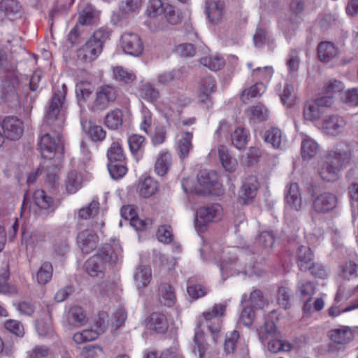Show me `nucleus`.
Returning a JSON list of instances; mask_svg holds the SVG:
<instances>
[{"label":"nucleus","mask_w":358,"mask_h":358,"mask_svg":"<svg viewBox=\"0 0 358 358\" xmlns=\"http://www.w3.org/2000/svg\"><path fill=\"white\" fill-rule=\"evenodd\" d=\"M66 93L67 87L64 83L60 86L57 84L53 87V95L47 107L44 122L54 132L52 134H45L42 136L38 143L40 152L45 159H52L57 151L63 149V141L59 130L65 121Z\"/></svg>","instance_id":"nucleus-1"},{"label":"nucleus","mask_w":358,"mask_h":358,"mask_svg":"<svg viewBox=\"0 0 358 358\" xmlns=\"http://www.w3.org/2000/svg\"><path fill=\"white\" fill-rule=\"evenodd\" d=\"M121 254L122 248L118 244H106L96 254L86 261L85 269L91 277L103 278L107 267L115 263Z\"/></svg>","instance_id":"nucleus-2"},{"label":"nucleus","mask_w":358,"mask_h":358,"mask_svg":"<svg viewBox=\"0 0 358 358\" xmlns=\"http://www.w3.org/2000/svg\"><path fill=\"white\" fill-rule=\"evenodd\" d=\"M350 152L343 149L335 148L329 151L319 162V175L323 180H336L339 171L350 162Z\"/></svg>","instance_id":"nucleus-3"},{"label":"nucleus","mask_w":358,"mask_h":358,"mask_svg":"<svg viewBox=\"0 0 358 358\" xmlns=\"http://www.w3.org/2000/svg\"><path fill=\"white\" fill-rule=\"evenodd\" d=\"M110 36L111 31L108 27H102L96 29L78 50V59L85 63L95 60L101 53L103 44L110 39Z\"/></svg>","instance_id":"nucleus-4"},{"label":"nucleus","mask_w":358,"mask_h":358,"mask_svg":"<svg viewBox=\"0 0 358 358\" xmlns=\"http://www.w3.org/2000/svg\"><path fill=\"white\" fill-rule=\"evenodd\" d=\"M117 96L118 91L115 86L108 84L101 85L96 88L94 99L89 103L88 108L93 112L103 111L114 103Z\"/></svg>","instance_id":"nucleus-5"},{"label":"nucleus","mask_w":358,"mask_h":358,"mask_svg":"<svg viewBox=\"0 0 358 358\" xmlns=\"http://www.w3.org/2000/svg\"><path fill=\"white\" fill-rule=\"evenodd\" d=\"M238 250L236 248H233L231 250L229 251L227 254L229 255L230 257H224L218 264L223 280H225L229 275L237 274L241 271L244 273L254 272L252 271L253 266L250 265L248 268L246 265L242 266V264L238 262L236 255V251Z\"/></svg>","instance_id":"nucleus-6"},{"label":"nucleus","mask_w":358,"mask_h":358,"mask_svg":"<svg viewBox=\"0 0 358 358\" xmlns=\"http://www.w3.org/2000/svg\"><path fill=\"white\" fill-rule=\"evenodd\" d=\"M331 105L332 99L329 96H322L315 100L308 101L303 107V117L308 121L316 120L323 113V108L330 107Z\"/></svg>","instance_id":"nucleus-7"},{"label":"nucleus","mask_w":358,"mask_h":358,"mask_svg":"<svg viewBox=\"0 0 358 358\" xmlns=\"http://www.w3.org/2000/svg\"><path fill=\"white\" fill-rule=\"evenodd\" d=\"M121 47L124 53L134 56H140L144 49L141 38L135 33H124L120 38Z\"/></svg>","instance_id":"nucleus-8"},{"label":"nucleus","mask_w":358,"mask_h":358,"mask_svg":"<svg viewBox=\"0 0 358 358\" xmlns=\"http://www.w3.org/2000/svg\"><path fill=\"white\" fill-rule=\"evenodd\" d=\"M312 208L316 213L325 214L334 210L337 204L336 196L329 192H323L312 196Z\"/></svg>","instance_id":"nucleus-9"},{"label":"nucleus","mask_w":358,"mask_h":358,"mask_svg":"<svg viewBox=\"0 0 358 358\" xmlns=\"http://www.w3.org/2000/svg\"><path fill=\"white\" fill-rule=\"evenodd\" d=\"M1 126L5 137L12 141L18 140L23 134V122L16 117H6Z\"/></svg>","instance_id":"nucleus-10"},{"label":"nucleus","mask_w":358,"mask_h":358,"mask_svg":"<svg viewBox=\"0 0 358 358\" xmlns=\"http://www.w3.org/2000/svg\"><path fill=\"white\" fill-rule=\"evenodd\" d=\"M222 208L218 203L201 207L196 211V220L200 224H207L221 220Z\"/></svg>","instance_id":"nucleus-11"},{"label":"nucleus","mask_w":358,"mask_h":358,"mask_svg":"<svg viewBox=\"0 0 358 358\" xmlns=\"http://www.w3.org/2000/svg\"><path fill=\"white\" fill-rule=\"evenodd\" d=\"M345 126L346 122L343 117L332 115L323 119L321 129L327 136H336L343 132Z\"/></svg>","instance_id":"nucleus-12"},{"label":"nucleus","mask_w":358,"mask_h":358,"mask_svg":"<svg viewBox=\"0 0 358 358\" xmlns=\"http://www.w3.org/2000/svg\"><path fill=\"white\" fill-rule=\"evenodd\" d=\"M286 204L292 209L299 211L303 208L302 196L296 182L287 185L285 190Z\"/></svg>","instance_id":"nucleus-13"},{"label":"nucleus","mask_w":358,"mask_h":358,"mask_svg":"<svg viewBox=\"0 0 358 358\" xmlns=\"http://www.w3.org/2000/svg\"><path fill=\"white\" fill-rule=\"evenodd\" d=\"M257 179L254 176H250L245 178L241 188V194L239 196V202L242 204L250 203L257 195L258 189Z\"/></svg>","instance_id":"nucleus-14"},{"label":"nucleus","mask_w":358,"mask_h":358,"mask_svg":"<svg viewBox=\"0 0 358 358\" xmlns=\"http://www.w3.org/2000/svg\"><path fill=\"white\" fill-rule=\"evenodd\" d=\"M99 238L97 235L90 230H84L77 236V243L82 252L89 254L97 247Z\"/></svg>","instance_id":"nucleus-15"},{"label":"nucleus","mask_w":358,"mask_h":358,"mask_svg":"<svg viewBox=\"0 0 358 358\" xmlns=\"http://www.w3.org/2000/svg\"><path fill=\"white\" fill-rule=\"evenodd\" d=\"M317 57L320 62L328 63L339 56V49L330 41L320 42L317 45Z\"/></svg>","instance_id":"nucleus-16"},{"label":"nucleus","mask_w":358,"mask_h":358,"mask_svg":"<svg viewBox=\"0 0 358 358\" xmlns=\"http://www.w3.org/2000/svg\"><path fill=\"white\" fill-rule=\"evenodd\" d=\"M216 90V84L215 80L211 77L203 78L199 85L198 97L203 103L208 106V103L212 105L210 95L215 92Z\"/></svg>","instance_id":"nucleus-17"},{"label":"nucleus","mask_w":358,"mask_h":358,"mask_svg":"<svg viewBox=\"0 0 358 358\" xmlns=\"http://www.w3.org/2000/svg\"><path fill=\"white\" fill-rule=\"evenodd\" d=\"M146 325L148 329L158 334L166 333L169 328L166 316L159 312H154L148 317Z\"/></svg>","instance_id":"nucleus-18"},{"label":"nucleus","mask_w":358,"mask_h":358,"mask_svg":"<svg viewBox=\"0 0 358 358\" xmlns=\"http://www.w3.org/2000/svg\"><path fill=\"white\" fill-rule=\"evenodd\" d=\"M224 3L221 1H215L208 0L206 2V11L208 18L213 24L219 23L224 13Z\"/></svg>","instance_id":"nucleus-19"},{"label":"nucleus","mask_w":358,"mask_h":358,"mask_svg":"<svg viewBox=\"0 0 358 358\" xmlns=\"http://www.w3.org/2000/svg\"><path fill=\"white\" fill-rule=\"evenodd\" d=\"M34 203L41 209L53 212L56 208V203L52 197L48 196L43 189H37L33 195Z\"/></svg>","instance_id":"nucleus-20"},{"label":"nucleus","mask_w":358,"mask_h":358,"mask_svg":"<svg viewBox=\"0 0 358 358\" xmlns=\"http://www.w3.org/2000/svg\"><path fill=\"white\" fill-rule=\"evenodd\" d=\"M313 255L311 250L301 245L297 250V264L302 271H307L313 266Z\"/></svg>","instance_id":"nucleus-21"},{"label":"nucleus","mask_w":358,"mask_h":358,"mask_svg":"<svg viewBox=\"0 0 358 358\" xmlns=\"http://www.w3.org/2000/svg\"><path fill=\"white\" fill-rule=\"evenodd\" d=\"M99 11L92 5L88 4L79 13L77 24L81 25L95 24L99 20Z\"/></svg>","instance_id":"nucleus-22"},{"label":"nucleus","mask_w":358,"mask_h":358,"mask_svg":"<svg viewBox=\"0 0 358 358\" xmlns=\"http://www.w3.org/2000/svg\"><path fill=\"white\" fill-rule=\"evenodd\" d=\"M46 240L47 235L43 231H35L30 234L22 232V243L25 245L27 250H33Z\"/></svg>","instance_id":"nucleus-23"},{"label":"nucleus","mask_w":358,"mask_h":358,"mask_svg":"<svg viewBox=\"0 0 358 358\" xmlns=\"http://www.w3.org/2000/svg\"><path fill=\"white\" fill-rule=\"evenodd\" d=\"M172 164V157L169 152L162 150L156 159L155 171L160 176H164L169 171Z\"/></svg>","instance_id":"nucleus-24"},{"label":"nucleus","mask_w":358,"mask_h":358,"mask_svg":"<svg viewBox=\"0 0 358 358\" xmlns=\"http://www.w3.org/2000/svg\"><path fill=\"white\" fill-rule=\"evenodd\" d=\"M22 6L17 0H2L0 2V13L13 20L21 13Z\"/></svg>","instance_id":"nucleus-25"},{"label":"nucleus","mask_w":358,"mask_h":358,"mask_svg":"<svg viewBox=\"0 0 358 358\" xmlns=\"http://www.w3.org/2000/svg\"><path fill=\"white\" fill-rule=\"evenodd\" d=\"M329 336L333 342L342 345L349 343L353 338L352 331L346 326L331 329L329 332Z\"/></svg>","instance_id":"nucleus-26"},{"label":"nucleus","mask_w":358,"mask_h":358,"mask_svg":"<svg viewBox=\"0 0 358 358\" xmlns=\"http://www.w3.org/2000/svg\"><path fill=\"white\" fill-rule=\"evenodd\" d=\"M193 134L192 132L184 131L178 136L177 141V150L180 157L188 156L189 151L192 149V143Z\"/></svg>","instance_id":"nucleus-27"},{"label":"nucleus","mask_w":358,"mask_h":358,"mask_svg":"<svg viewBox=\"0 0 358 358\" xmlns=\"http://www.w3.org/2000/svg\"><path fill=\"white\" fill-rule=\"evenodd\" d=\"M320 151L319 145L312 138L306 136L301 145V153L303 159H310Z\"/></svg>","instance_id":"nucleus-28"},{"label":"nucleus","mask_w":358,"mask_h":358,"mask_svg":"<svg viewBox=\"0 0 358 358\" xmlns=\"http://www.w3.org/2000/svg\"><path fill=\"white\" fill-rule=\"evenodd\" d=\"M123 123V112L119 108L110 110L105 116L104 124L110 129L116 130Z\"/></svg>","instance_id":"nucleus-29"},{"label":"nucleus","mask_w":358,"mask_h":358,"mask_svg":"<svg viewBox=\"0 0 358 358\" xmlns=\"http://www.w3.org/2000/svg\"><path fill=\"white\" fill-rule=\"evenodd\" d=\"M159 296L162 303L168 307L173 306L176 302L175 292L169 283H162L159 287Z\"/></svg>","instance_id":"nucleus-30"},{"label":"nucleus","mask_w":358,"mask_h":358,"mask_svg":"<svg viewBox=\"0 0 358 358\" xmlns=\"http://www.w3.org/2000/svg\"><path fill=\"white\" fill-rule=\"evenodd\" d=\"M168 12L171 13L173 12V7L170 5H166L164 6L162 0H150L147 10L146 14L150 17H156L159 15L164 14V13Z\"/></svg>","instance_id":"nucleus-31"},{"label":"nucleus","mask_w":358,"mask_h":358,"mask_svg":"<svg viewBox=\"0 0 358 358\" xmlns=\"http://www.w3.org/2000/svg\"><path fill=\"white\" fill-rule=\"evenodd\" d=\"M151 279L152 270L150 266L141 265L137 268L134 280L139 290L146 287L150 284Z\"/></svg>","instance_id":"nucleus-32"},{"label":"nucleus","mask_w":358,"mask_h":358,"mask_svg":"<svg viewBox=\"0 0 358 358\" xmlns=\"http://www.w3.org/2000/svg\"><path fill=\"white\" fill-rule=\"evenodd\" d=\"M158 183L151 177H146L140 181L138 185V192L141 196L148 198L153 195L157 190Z\"/></svg>","instance_id":"nucleus-33"},{"label":"nucleus","mask_w":358,"mask_h":358,"mask_svg":"<svg viewBox=\"0 0 358 358\" xmlns=\"http://www.w3.org/2000/svg\"><path fill=\"white\" fill-rule=\"evenodd\" d=\"M266 343H268V350L271 353L289 352L293 349V345L291 343L280 339L279 336L270 338Z\"/></svg>","instance_id":"nucleus-34"},{"label":"nucleus","mask_w":358,"mask_h":358,"mask_svg":"<svg viewBox=\"0 0 358 358\" xmlns=\"http://www.w3.org/2000/svg\"><path fill=\"white\" fill-rule=\"evenodd\" d=\"M83 130L88 134L93 141H102L106 136V131L99 125H96L92 122L82 123Z\"/></svg>","instance_id":"nucleus-35"},{"label":"nucleus","mask_w":358,"mask_h":358,"mask_svg":"<svg viewBox=\"0 0 358 358\" xmlns=\"http://www.w3.org/2000/svg\"><path fill=\"white\" fill-rule=\"evenodd\" d=\"M108 162H122L125 160V156L122 148V141L120 139H114L107 152Z\"/></svg>","instance_id":"nucleus-36"},{"label":"nucleus","mask_w":358,"mask_h":358,"mask_svg":"<svg viewBox=\"0 0 358 358\" xmlns=\"http://www.w3.org/2000/svg\"><path fill=\"white\" fill-rule=\"evenodd\" d=\"M53 273V267L50 262H45L41 264L38 268L36 279L39 285H46L52 279Z\"/></svg>","instance_id":"nucleus-37"},{"label":"nucleus","mask_w":358,"mask_h":358,"mask_svg":"<svg viewBox=\"0 0 358 358\" xmlns=\"http://www.w3.org/2000/svg\"><path fill=\"white\" fill-rule=\"evenodd\" d=\"M113 78L124 84L133 83L136 79V75L132 71H129L121 66H117L113 69Z\"/></svg>","instance_id":"nucleus-38"},{"label":"nucleus","mask_w":358,"mask_h":358,"mask_svg":"<svg viewBox=\"0 0 358 358\" xmlns=\"http://www.w3.org/2000/svg\"><path fill=\"white\" fill-rule=\"evenodd\" d=\"M259 338L263 345H265L266 341L270 338L279 336V331L272 321H268L264 323L263 327L259 330Z\"/></svg>","instance_id":"nucleus-39"},{"label":"nucleus","mask_w":358,"mask_h":358,"mask_svg":"<svg viewBox=\"0 0 358 358\" xmlns=\"http://www.w3.org/2000/svg\"><path fill=\"white\" fill-rule=\"evenodd\" d=\"M68 322L71 325L80 327L86 322V316L83 309L80 306L71 308L68 313Z\"/></svg>","instance_id":"nucleus-40"},{"label":"nucleus","mask_w":358,"mask_h":358,"mask_svg":"<svg viewBox=\"0 0 358 358\" xmlns=\"http://www.w3.org/2000/svg\"><path fill=\"white\" fill-rule=\"evenodd\" d=\"M139 92L143 99L151 103H155L159 99L158 90L150 83H143L139 89Z\"/></svg>","instance_id":"nucleus-41"},{"label":"nucleus","mask_w":358,"mask_h":358,"mask_svg":"<svg viewBox=\"0 0 358 358\" xmlns=\"http://www.w3.org/2000/svg\"><path fill=\"white\" fill-rule=\"evenodd\" d=\"M100 204L97 199H93L87 206L81 208L78 212V217L87 220L95 217L99 210Z\"/></svg>","instance_id":"nucleus-42"},{"label":"nucleus","mask_w":358,"mask_h":358,"mask_svg":"<svg viewBox=\"0 0 358 358\" xmlns=\"http://www.w3.org/2000/svg\"><path fill=\"white\" fill-rule=\"evenodd\" d=\"M83 179L76 171L69 173L66 180V189L68 193H76L82 186Z\"/></svg>","instance_id":"nucleus-43"},{"label":"nucleus","mask_w":358,"mask_h":358,"mask_svg":"<svg viewBox=\"0 0 358 358\" xmlns=\"http://www.w3.org/2000/svg\"><path fill=\"white\" fill-rule=\"evenodd\" d=\"M264 141L270 143L274 148H281L282 134L280 129L273 127L265 132Z\"/></svg>","instance_id":"nucleus-44"},{"label":"nucleus","mask_w":358,"mask_h":358,"mask_svg":"<svg viewBox=\"0 0 358 358\" xmlns=\"http://www.w3.org/2000/svg\"><path fill=\"white\" fill-rule=\"evenodd\" d=\"M143 6V0H123L120 6L121 12L126 15L138 14Z\"/></svg>","instance_id":"nucleus-45"},{"label":"nucleus","mask_w":358,"mask_h":358,"mask_svg":"<svg viewBox=\"0 0 358 358\" xmlns=\"http://www.w3.org/2000/svg\"><path fill=\"white\" fill-rule=\"evenodd\" d=\"M198 182L204 188L208 189L217 181V175L215 171L203 170L197 176Z\"/></svg>","instance_id":"nucleus-46"},{"label":"nucleus","mask_w":358,"mask_h":358,"mask_svg":"<svg viewBox=\"0 0 358 358\" xmlns=\"http://www.w3.org/2000/svg\"><path fill=\"white\" fill-rule=\"evenodd\" d=\"M200 62L204 66L214 71L221 69L225 64L224 59L218 55L203 57Z\"/></svg>","instance_id":"nucleus-47"},{"label":"nucleus","mask_w":358,"mask_h":358,"mask_svg":"<svg viewBox=\"0 0 358 358\" xmlns=\"http://www.w3.org/2000/svg\"><path fill=\"white\" fill-rule=\"evenodd\" d=\"M245 113L250 118L259 121L266 120L268 117V109L261 103L248 108Z\"/></svg>","instance_id":"nucleus-48"},{"label":"nucleus","mask_w":358,"mask_h":358,"mask_svg":"<svg viewBox=\"0 0 358 358\" xmlns=\"http://www.w3.org/2000/svg\"><path fill=\"white\" fill-rule=\"evenodd\" d=\"M194 342L195 344L194 350L197 349L199 358H206V354L210 352V346L204 339V334L201 331H196Z\"/></svg>","instance_id":"nucleus-49"},{"label":"nucleus","mask_w":358,"mask_h":358,"mask_svg":"<svg viewBox=\"0 0 358 358\" xmlns=\"http://www.w3.org/2000/svg\"><path fill=\"white\" fill-rule=\"evenodd\" d=\"M218 154L223 167L229 172L233 171L235 169L236 160L230 156L227 148L220 145L218 148Z\"/></svg>","instance_id":"nucleus-50"},{"label":"nucleus","mask_w":358,"mask_h":358,"mask_svg":"<svg viewBox=\"0 0 358 358\" xmlns=\"http://www.w3.org/2000/svg\"><path fill=\"white\" fill-rule=\"evenodd\" d=\"M108 171L111 177L114 179L122 178L127 172V168L124 161L122 162H108Z\"/></svg>","instance_id":"nucleus-51"},{"label":"nucleus","mask_w":358,"mask_h":358,"mask_svg":"<svg viewBox=\"0 0 358 358\" xmlns=\"http://www.w3.org/2000/svg\"><path fill=\"white\" fill-rule=\"evenodd\" d=\"M344 89L343 83L338 80H331L324 87V96L331 97L333 100L334 96L338 94H342Z\"/></svg>","instance_id":"nucleus-52"},{"label":"nucleus","mask_w":358,"mask_h":358,"mask_svg":"<svg viewBox=\"0 0 358 358\" xmlns=\"http://www.w3.org/2000/svg\"><path fill=\"white\" fill-rule=\"evenodd\" d=\"M248 141L247 131L242 128H237L231 134V143L238 150L245 148Z\"/></svg>","instance_id":"nucleus-53"},{"label":"nucleus","mask_w":358,"mask_h":358,"mask_svg":"<svg viewBox=\"0 0 358 358\" xmlns=\"http://www.w3.org/2000/svg\"><path fill=\"white\" fill-rule=\"evenodd\" d=\"M99 334L96 329H85L81 332L76 333L73 339L76 343L80 344L95 340Z\"/></svg>","instance_id":"nucleus-54"},{"label":"nucleus","mask_w":358,"mask_h":358,"mask_svg":"<svg viewBox=\"0 0 358 358\" xmlns=\"http://www.w3.org/2000/svg\"><path fill=\"white\" fill-rule=\"evenodd\" d=\"M227 306L222 303L215 304L210 310L203 312L202 317L206 321H210L215 318H219L224 315Z\"/></svg>","instance_id":"nucleus-55"},{"label":"nucleus","mask_w":358,"mask_h":358,"mask_svg":"<svg viewBox=\"0 0 358 358\" xmlns=\"http://www.w3.org/2000/svg\"><path fill=\"white\" fill-rule=\"evenodd\" d=\"M264 90V85L262 82L256 83L255 85L243 90L241 99L243 101L245 102L250 98H255L261 96Z\"/></svg>","instance_id":"nucleus-56"},{"label":"nucleus","mask_w":358,"mask_h":358,"mask_svg":"<svg viewBox=\"0 0 358 358\" xmlns=\"http://www.w3.org/2000/svg\"><path fill=\"white\" fill-rule=\"evenodd\" d=\"M182 71L181 69H174L170 72H164L157 76V81L162 85H168L175 80H179L182 78Z\"/></svg>","instance_id":"nucleus-57"},{"label":"nucleus","mask_w":358,"mask_h":358,"mask_svg":"<svg viewBox=\"0 0 358 358\" xmlns=\"http://www.w3.org/2000/svg\"><path fill=\"white\" fill-rule=\"evenodd\" d=\"M192 280L187 281V293L192 299H197L200 297L205 296L208 290L207 289L200 284H192Z\"/></svg>","instance_id":"nucleus-58"},{"label":"nucleus","mask_w":358,"mask_h":358,"mask_svg":"<svg viewBox=\"0 0 358 358\" xmlns=\"http://www.w3.org/2000/svg\"><path fill=\"white\" fill-rule=\"evenodd\" d=\"M0 69H3L4 71L7 72L10 71L11 76L13 78V85L17 84L18 83V76L15 71V66H10L8 64L7 55L3 51L0 50Z\"/></svg>","instance_id":"nucleus-59"},{"label":"nucleus","mask_w":358,"mask_h":358,"mask_svg":"<svg viewBox=\"0 0 358 358\" xmlns=\"http://www.w3.org/2000/svg\"><path fill=\"white\" fill-rule=\"evenodd\" d=\"M274 241L273 233L270 231L261 232L257 238V243L265 249L271 248L273 245Z\"/></svg>","instance_id":"nucleus-60"},{"label":"nucleus","mask_w":358,"mask_h":358,"mask_svg":"<svg viewBox=\"0 0 358 358\" xmlns=\"http://www.w3.org/2000/svg\"><path fill=\"white\" fill-rule=\"evenodd\" d=\"M28 358H50L52 357L51 350L46 346L38 345L27 352Z\"/></svg>","instance_id":"nucleus-61"},{"label":"nucleus","mask_w":358,"mask_h":358,"mask_svg":"<svg viewBox=\"0 0 358 358\" xmlns=\"http://www.w3.org/2000/svg\"><path fill=\"white\" fill-rule=\"evenodd\" d=\"M290 290L286 287H280L278 291V304L284 309L290 306Z\"/></svg>","instance_id":"nucleus-62"},{"label":"nucleus","mask_w":358,"mask_h":358,"mask_svg":"<svg viewBox=\"0 0 358 358\" xmlns=\"http://www.w3.org/2000/svg\"><path fill=\"white\" fill-rule=\"evenodd\" d=\"M298 288L303 299H311L312 296L315 294L314 285L310 281L299 282Z\"/></svg>","instance_id":"nucleus-63"},{"label":"nucleus","mask_w":358,"mask_h":358,"mask_svg":"<svg viewBox=\"0 0 358 358\" xmlns=\"http://www.w3.org/2000/svg\"><path fill=\"white\" fill-rule=\"evenodd\" d=\"M158 240L164 243H170L173 241V233L169 225L159 227L157 233Z\"/></svg>","instance_id":"nucleus-64"}]
</instances>
